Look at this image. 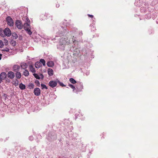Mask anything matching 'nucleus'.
<instances>
[{
	"label": "nucleus",
	"instance_id": "f257e3e1",
	"mask_svg": "<svg viewBox=\"0 0 158 158\" xmlns=\"http://www.w3.org/2000/svg\"><path fill=\"white\" fill-rule=\"evenodd\" d=\"M7 24L10 26H13L14 23L12 18L10 16H8L6 19Z\"/></svg>",
	"mask_w": 158,
	"mask_h": 158
},
{
	"label": "nucleus",
	"instance_id": "f03ea898",
	"mask_svg": "<svg viewBox=\"0 0 158 158\" xmlns=\"http://www.w3.org/2000/svg\"><path fill=\"white\" fill-rule=\"evenodd\" d=\"M15 25L16 27L19 29L22 28L23 26L21 21L19 20H17L15 22Z\"/></svg>",
	"mask_w": 158,
	"mask_h": 158
},
{
	"label": "nucleus",
	"instance_id": "7ed1b4c3",
	"mask_svg": "<svg viewBox=\"0 0 158 158\" xmlns=\"http://www.w3.org/2000/svg\"><path fill=\"white\" fill-rule=\"evenodd\" d=\"M4 32L6 36L9 37L11 35V32L10 30L8 28H6L4 30Z\"/></svg>",
	"mask_w": 158,
	"mask_h": 158
},
{
	"label": "nucleus",
	"instance_id": "20e7f679",
	"mask_svg": "<svg viewBox=\"0 0 158 158\" xmlns=\"http://www.w3.org/2000/svg\"><path fill=\"white\" fill-rule=\"evenodd\" d=\"M26 20L27 22L23 25V27L25 30L26 29V28H30V21L28 18H27Z\"/></svg>",
	"mask_w": 158,
	"mask_h": 158
},
{
	"label": "nucleus",
	"instance_id": "39448f33",
	"mask_svg": "<svg viewBox=\"0 0 158 158\" xmlns=\"http://www.w3.org/2000/svg\"><path fill=\"white\" fill-rule=\"evenodd\" d=\"M40 89L38 88H35L34 91L35 95L37 96H39L40 94Z\"/></svg>",
	"mask_w": 158,
	"mask_h": 158
},
{
	"label": "nucleus",
	"instance_id": "423d86ee",
	"mask_svg": "<svg viewBox=\"0 0 158 158\" xmlns=\"http://www.w3.org/2000/svg\"><path fill=\"white\" fill-rule=\"evenodd\" d=\"M57 85V82L54 81H51L49 83V85L52 88L55 87Z\"/></svg>",
	"mask_w": 158,
	"mask_h": 158
},
{
	"label": "nucleus",
	"instance_id": "0eeeda50",
	"mask_svg": "<svg viewBox=\"0 0 158 158\" xmlns=\"http://www.w3.org/2000/svg\"><path fill=\"white\" fill-rule=\"evenodd\" d=\"M7 76L9 78L12 79L15 77V73L12 71H9L7 73Z\"/></svg>",
	"mask_w": 158,
	"mask_h": 158
},
{
	"label": "nucleus",
	"instance_id": "6e6552de",
	"mask_svg": "<svg viewBox=\"0 0 158 158\" xmlns=\"http://www.w3.org/2000/svg\"><path fill=\"white\" fill-rule=\"evenodd\" d=\"M6 73L4 72L2 73L0 75V83L6 77Z\"/></svg>",
	"mask_w": 158,
	"mask_h": 158
},
{
	"label": "nucleus",
	"instance_id": "1a4fd4ad",
	"mask_svg": "<svg viewBox=\"0 0 158 158\" xmlns=\"http://www.w3.org/2000/svg\"><path fill=\"white\" fill-rule=\"evenodd\" d=\"M20 69V66L17 64L14 65L13 67V71L15 72L19 71Z\"/></svg>",
	"mask_w": 158,
	"mask_h": 158
},
{
	"label": "nucleus",
	"instance_id": "9d476101",
	"mask_svg": "<svg viewBox=\"0 0 158 158\" xmlns=\"http://www.w3.org/2000/svg\"><path fill=\"white\" fill-rule=\"evenodd\" d=\"M76 88L79 91H81L83 88V85L81 83H79L76 86Z\"/></svg>",
	"mask_w": 158,
	"mask_h": 158
},
{
	"label": "nucleus",
	"instance_id": "9b49d317",
	"mask_svg": "<svg viewBox=\"0 0 158 158\" xmlns=\"http://www.w3.org/2000/svg\"><path fill=\"white\" fill-rule=\"evenodd\" d=\"M15 74L16 77L18 79H19L21 78L22 75L21 73L19 71L16 72Z\"/></svg>",
	"mask_w": 158,
	"mask_h": 158
},
{
	"label": "nucleus",
	"instance_id": "f8f14e48",
	"mask_svg": "<svg viewBox=\"0 0 158 158\" xmlns=\"http://www.w3.org/2000/svg\"><path fill=\"white\" fill-rule=\"evenodd\" d=\"M48 74L49 76H52L53 75V70L49 68L48 70Z\"/></svg>",
	"mask_w": 158,
	"mask_h": 158
},
{
	"label": "nucleus",
	"instance_id": "ddd939ff",
	"mask_svg": "<svg viewBox=\"0 0 158 158\" xmlns=\"http://www.w3.org/2000/svg\"><path fill=\"white\" fill-rule=\"evenodd\" d=\"M21 66L22 69H26L27 67V65L24 63H22L21 64Z\"/></svg>",
	"mask_w": 158,
	"mask_h": 158
},
{
	"label": "nucleus",
	"instance_id": "4468645a",
	"mask_svg": "<svg viewBox=\"0 0 158 158\" xmlns=\"http://www.w3.org/2000/svg\"><path fill=\"white\" fill-rule=\"evenodd\" d=\"M47 65L49 67H52L54 66V63L52 61H48L47 63Z\"/></svg>",
	"mask_w": 158,
	"mask_h": 158
},
{
	"label": "nucleus",
	"instance_id": "2eb2a0df",
	"mask_svg": "<svg viewBox=\"0 0 158 158\" xmlns=\"http://www.w3.org/2000/svg\"><path fill=\"white\" fill-rule=\"evenodd\" d=\"M23 75L25 77H27L29 75V72L28 70L26 69H25L23 72Z\"/></svg>",
	"mask_w": 158,
	"mask_h": 158
},
{
	"label": "nucleus",
	"instance_id": "dca6fc26",
	"mask_svg": "<svg viewBox=\"0 0 158 158\" xmlns=\"http://www.w3.org/2000/svg\"><path fill=\"white\" fill-rule=\"evenodd\" d=\"M41 66V64L40 62H37L35 64V66L36 68H39Z\"/></svg>",
	"mask_w": 158,
	"mask_h": 158
},
{
	"label": "nucleus",
	"instance_id": "f3484780",
	"mask_svg": "<svg viewBox=\"0 0 158 158\" xmlns=\"http://www.w3.org/2000/svg\"><path fill=\"white\" fill-rule=\"evenodd\" d=\"M30 70L32 72L35 73L36 72L33 66L32 65H30L29 66Z\"/></svg>",
	"mask_w": 158,
	"mask_h": 158
},
{
	"label": "nucleus",
	"instance_id": "a211bd4d",
	"mask_svg": "<svg viewBox=\"0 0 158 158\" xmlns=\"http://www.w3.org/2000/svg\"><path fill=\"white\" fill-rule=\"evenodd\" d=\"M19 88L21 90H23L25 89L26 86L25 85L23 84L22 83H21L19 85Z\"/></svg>",
	"mask_w": 158,
	"mask_h": 158
},
{
	"label": "nucleus",
	"instance_id": "6ab92c4d",
	"mask_svg": "<svg viewBox=\"0 0 158 158\" xmlns=\"http://www.w3.org/2000/svg\"><path fill=\"white\" fill-rule=\"evenodd\" d=\"M0 35L2 37H4L6 36L4 32V30L3 31L2 29L1 28H0Z\"/></svg>",
	"mask_w": 158,
	"mask_h": 158
},
{
	"label": "nucleus",
	"instance_id": "aec40b11",
	"mask_svg": "<svg viewBox=\"0 0 158 158\" xmlns=\"http://www.w3.org/2000/svg\"><path fill=\"white\" fill-rule=\"evenodd\" d=\"M70 81L73 84H75L77 83L76 81L73 78H70L69 79Z\"/></svg>",
	"mask_w": 158,
	"mask_h": 158
},
{
	"label": "nucleus",
	"instance_id": "412c9836",
	"mask_svg": "<svg viewBox=\"0 0 158 158\" xmlns=\"http://www.w3.org/2000/svg\"><path fill=\"white\" fill-rule=\"evenodd\" d=\"M19 81L17 79H15V81H13V84L15 86H17L18 85Z\"/></svg>",
	"mask_w": 158,
	"mask_h": 158
},
{
	"label": "nucleus",
	"instance_id": "4be33fe9",
	"mask_svg": "<svg viewBox=\"0 0 158 158\" xmlns=\"http://www.w3.org/2000/svg\"><path fill=\"white\" fill-rule=\"evenodd\" d=\"M25 31H26L27 33L29 35H31L32 33L31 32V31L30 28H26V29L25 30Z\"/></svg>",
	"mask_w": 158,
	"mask_h": 158
},
{
	"label": "nucleus",
	"instance_id": "5701e85b",
	"mask_svg": "<svg viewBox=\"0 0 158 158\" xmlns=\"http://www.w3.org/2000/svg\"><path fill=\"white\" fill-rule=\"evenodd\" d=\"M28 87L30 89H32L34 88V85L32 83H30L28 85Z\"/></svg>",
	"mask_w": 158,
	"mask_h": 158
},
{
	"label": "nucleus",
	"instance_id": "b1692460",
	"mask_svg": "<svg viewBox=\"0 0 158 158\" xmlns=\"http://www.w3.org/2000/svg\"><path fill=\"white\" fill-rule=\"evenodd\" d=\"M40 62L44 66L45 65V61L44 59H42L40 60Z\"/></svg>",
	"mask_w": 158,
	"mask_h": 158
},
{
	"label": "nucleus",
	"instance_id": "393cba45",
	"mask_svg": "<svg viewBox=\"0 0 158 158\" xmlns=\"http://www.w3.org/2000/svg\"><path fill=\"white\" fill-rule=\"evenodd\" d=\"M12 36H13V38L15 39H17L18 37V36L16 33H13Z\"/></svg>",
	"mask_w": 158,
	"mask_h": 158
},
{
	"label": "nucleus",
	"instance_id": "a878e982",
	"mask_svg": "<svg viewBox=\"0 0 158 158\" xmlns=\"http://www.w3.org/2000/svg\"><path fill=\"white\" fill-rule=\"evenodd\" d=\"M33 75L34 76V77L37 79H40V78L39 77V76L38 75V74H36V73H34L33 74Z\"/></svg>",
	"mask_w": 158,
	"mask_h": 158
},
{
	"label": "nucleus",
	"instance_id": "bb28decb",
	"mask_svg": "<svg viewBox=\"0 0 158 158\" xmlns=\"http://www.w3.org/2000/svg\"><path fill=\"white\" fill-rule=\"evenodd\" d=\"M41 86L42 87V89H48V88L46 86V85H45L43 84H41Z\"/></svg>",
	"mask_w": 158,
	"mask_h": 158
},
{
	"label": "nucleus",
	"instance_id": "cd10ccee",
	"mask_svg": "<svg viewBox=\"0 0 158 158\" xmlns=\"http://www.w3.org/2000/svg\"><path fill=\"white\" fill-rule=\"evenodd\" d=\"M35 84L37 85L38 86H40V81L38 80H36L35 81Z\"/></svg>",
	"mask_w": 158,
	"mask_h": 158
},
{
	"label": "nucleus",
	"instance_id": "c85d7f7f",
	"mask_svg": "<svg viewBox=\"0 0 158 158\" xmlns=\"http://www.w3.org/2000/svg\"><path fill=\"white\" fill-rule=\"evenodd\" d=\"M3 40H4V43H5V45H8V40L6 39H4Z\"/></svg>",
	"mask_w": 158,
	"mask_h": 158
},
{
	"label": "nucleus",
	"instance_id": "c756f323",
	"mask_svg": "<svg viewBox=\"0 0 158 158\" xmlns=\"http://www.w3.org/2000/svg\"><path fill=\"white\" fill-rule=\"evenodd\" d=\"M4 44L2 41L0 40V48H2Z\"/></svg>",
	"mask_w": 158,
	"mask_h": 158
},
{
	"label": "nucleus",
	"instance_id": "7c9ffc66",
	"mask_svg": "<svg viewBox=\"0 0 158 158\" xmlns=\"http://www.w3.org/2000/svg\"><path fill=\"white\" fill-rule=\"evenodd\" d=\"M69 86L71 87V88L73 89V90H74L75 89V87L73 85L71 84H69Z\"/></svg>",
	"mask_w": 158,
	"mask_h": 158
},
{
	"label": "nucleus",
	"instance_id": "2f4dec72",
	"mask_svg": "<svg viewBox=\"0 0 158 158\" xmlns=\"http://www.w3.org/2000/svg\"><path fill=\"white\" fill-rule=\"evenodd\" d=\"M58 82L59 83V84L60 85V86H65V85H64L63 84V83H62L61 82H60V81H58Z\"/></svg>",
	"mask_w": 158,
	"mask_h": 158
},
{
	"label": "nucleus",
	"instance_id": "473e14b6",
	"mask_svg": "<svg viewBox=\"0 0 158 158\" xmlns=\"http://www.w3.org/2000/svg\"><path fill=\"white\" fill-rule=\"evenodd\" d=\"M9 50H10L8 48H5V49L2 50V51L3 52L6 51V52H8L9 51Z\"/></svg>",
	"mask_w": 158,
	"mask_h": 158
},
{
	"label": "nucleus",
	"instance_id": "72a5a7b5",
	"mask_svg": "<svg viewBox=\"0 0 158 158\" xmlns=\"http://www.w3.org/2000/svg\"><path fill=\"white\" fill-rule=\"evenodd\" d=\"M12 44L13 46H15L16 44V42L15 41H12Z\"/></svg>",
	"mask_w": 158,
	"mask_h": 158
},
{
	"label": "nucleus",
	"instance_id": "f704fd0d",
	"mask_svg": "<svg viewBox=\"0 0 158 158\" xmlns=\"http://www.w3.org/2000/svg\"><path fill=\"white\" fill-rule=\"evenodd\" d=\"M60 6V4L59 3H58V2H57V3L56 5V7L57 8H58Z\"/></svg>",
	"mask_w": 158,
	"mask_h": 158
},
{
	"label": "nucleus",
	"instance_id": "c9c22d12",
	"mask_svg": "<svg viewBox=\"0 0 158 158\" xmlns=\"http://www.w3.org/2000/svg\"><path fill=\"white\" fill-rule=\"evenodd\" d=\"M88 16L89 17H90L91 18H93V16L92 15H89V14H88Z\"/></svg>",
	"mask_w": 158,
	"mask_h": 158
},
{
	"label": "nucleus",
	"instance_id": "e433bc0d",
	"mask_svg": "<svg viewBox=\"0 0 158 158\" xmlns=\"http://www.w3.org/2000/svg\"><path fill=\"white\" fill-rule=\"evenodd\" d=\"M2 56V55L0 53V60L2 59L1 56Z\"/></svg>",
	"mask_w": 158,
	"mask_h": 158
},
{
	"label": "nucleus",
	"instance_id": "4c0bfd02",
	"mask_svg": "<svg viewBox=\"0 0 158 158\" xmlns=\"http://www.w3.org/2000/svg\"><path fill=\"white\" fill-rule=\"evenodd\" d=\"M41 75L42 76V77H43H43H44V76H43V75H42V74Z\"/></svg>",
	"mask_w": 158,
	"mask_h": 158
}]
</instances>
